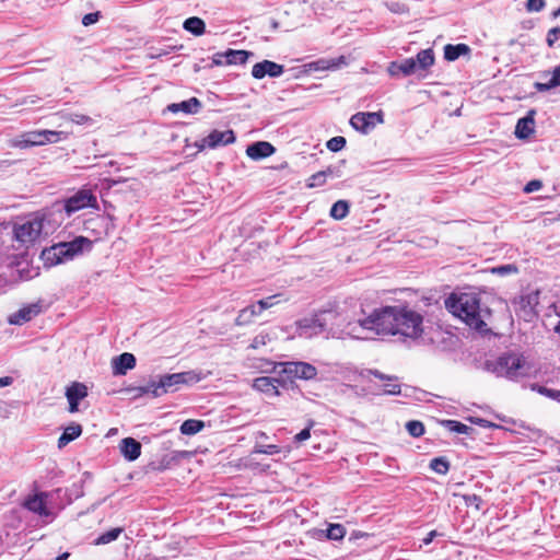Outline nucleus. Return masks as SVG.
<instances>
[{
	"mask_svg": "<svg viewBox=\"0 0 560 560\" xmlns=\"http://www.w3.org/2000/svg\"><path fill=\"white\" fill-rule=\"evenodd\" d=\"M341 314L337 310H323L318 314L300 319V336L311 337L328 331L332 337H350L359 340L375 339L377 336H400L406 339H419L423 335V315L408 305L384 306L374 310L369 316L348 322L340 329ZM346 320L345 317L341 318Z\"/></svg>",
	"mask_w": 560,
	"mask_h": 560,
	"instance_id": "1",
	"label": "nucleus"
},
{
	"mask_svg": "<svg viewBox=\"0 0 560 560\" xmlns=\"http://www.w3.org/2000/svg\"><path fill=\"white\" fill-rule=\"evenodd\" d=\"M446 310L477 331H487L486 318L489 310L481 307L476 293H452L444 301Z\"/></svg>",
	"mask_w": 560,
	"mask_h": 560,
	"instance_id": "2",
	"label": "nucleus"
},
{
	"mask_svg": "<svg viewBox=\"0 0 560 560\" xmlns=\"http://www.w3.org/2000/svg\"><path fill=\"white\" fill-rule=\"evenodd\" d=\"M486 368L499 377L513 381L525 377L530 373V366L524 357L514 352L503 353L494 360H488Z\"/></svg>",
	"mask_w": 560,
	"mask_h": 560,
	"instance_id": "3",
	"label": "nucleus"
},
{
	"mask_svg": "<svg viewBox=\"0 0 560 560\" xmlns=\"http://www.w3.org/2000/svg\"><path fill=\"white\" fill-rule=\"evenodd\" d=\"M91 246L92 242L89 238L78 236L70 242L58 243L44 249L42 252V259L45 266L52 267L73 259L82 254L84 249H90Z\"/></svg>",
	"mask_w": 560,
	"mask_h": 560,
	"instance_id": "4",
	"label": "nucleus"
},
{
	"mask_svg": "<svg viewBox=\"0 0 560 560\" xmlns=\"http://www.w3.org/2000/svg\"><path fill=\"white\" fill-rule=\"evenodd\" d=\"M206 375H203L199 371H186L173 374H164L158 376L159 389L161 390V395L173 393L178 389L180 385H191L203 380Z\"/></svg>",
	"mask_w": 560,
	"mask_h": 560,
	"instance_id": "5",
	"label": "nucleus"
},
{
	"mask_svg": "<svg viewBox=\"0 0 560 560\" xmlns=\"http://www.w3.org/2000/svg\"><path fill=\"white\" fill-rule=\"evenodd\" d=\"M279 365V372L287 375L289 378L310 381L317 376V369L308 362L288 361L280 362Z\"/></svg>",
	"mask_w": 560,
	"mask_h": 560,
	"instance_id": "6",
	"label": "nucleus"
},
{
	"mask_svg": "<svg viewBox=\"0 0 560 560\" xmlns=\"http://www.w3.org/2000/svg\"><path fill=\"white\" fill-rule=\"evenodd\" d=\"M42 230L43 220L32 218L14 225V236L16 241L23 244H32L39 237Z\"/></svg>",
	"mask_w": 560,
	"mask_h": 560,
	"instance_id": "7",
	"label": "nucleus"
},
{
	"mask_svg": "<svg viewBox=\"0 0 560 560\" xmlns=\"http://www.w3.org/2000/svg\"><path fill=\"white\" fill-rule=\"evenodd\" d=\"M85 208H97V199L90 189H80L65 201V210L68 215Z\"/></svg>",
	"mask_w": 560,
	"mask_h": 560,
	"instance_id": "8",
	"label": "nucleus"
},
{
	"mask_svg": "<svg viewBox=\"0 0 560 560\" xmlns=\"http://www.w3.org/2000/svg\"><path fill=\"white\" fill-rule=\"evenodd\" d=\"M384 122V116L382 112H360L351 116L350 125L357 131L366 135L376 125Z\"/></svg>",
	"mask_w": 560,
	"mask_h": 560,
	"instance_id": "9",
	"label": "nucleus"
},
{
	"mask_svg": "<svg viewBox=\"0 0 560 560\" xmlns=\"http://www.w3.org/2000/svg\"><path fill=\"white\" fill-rule=\"evenodd\" d=\"M284 72L282 65L276 63L270 60H264L254 65L252 69V75L255 79H262L265 75L270 78H278Z\"/></svg>",
	"mask_w": 560,
	"mask_h": 560,
	"instance_id": "10",
	"label": "nucleus"
},
{
	"mask_svg": "<svg viewBox=\"0 0 560 560\" xmlns=\"http://www.w3.org/2000/svg\"><path fill=\"white\" fill-rule=\"evenodd\" d=\"M347 59L345 56L337 58H320L315 61L305 65L307 71H326V70H338L343 66H347Z\"/></svg>",
	"mask_w": 560,
	"mask_h": 560,
	"instance_id": "11",
	"label": "nucleus"
},
{
	"mask_svg": "<svg viewBox=\"0 0 560 560\" xmlns=\"http://www.w3.org/2000/svg\"><path fill=\"white\" fill-rule=\"evenodd\" d=\"M44 130L24 132L11 141L14 148L26 149L30 147L44 145Z\"/></svg>",
	"mask_w": 560,
	"mask_h": 560,
	"instance_id": "12",
	"label": "nucleus"
},
{
	"mask_svg": "<svg viewBox=\"0 0 560 560\" xmlns=\"http://www.w3.org/2000/svg\"><path fill=\"white\" fill-rule=\"evenodd\" d=\"M281 384L282 382L277 377L259 376L253 381L252 386L257 392L264 393L269 397H275L280 395L278 386Z\"/></svg>",
	"mask_w": 560,
	"mask_h": 560,
	"instance_id": "13",
	"label": "nucleus"
},
{
	"mask_svg": "<svg viewBox=\"0 0 560 560\" xmlns=\"http://www.w3.org/2000/svg\"><path fill=\"white\" fill-rule=\"evenodd\" d=\"M371 375L376 378L385 382L383 393L387 395H398L400 394V385L397 383V377L386 375L377 370H365L362 373L363 377L369 378Z\"/></svg>",
	"mask_w": 560,
	"mask_h": 560,
	"instance_id": "14",
	"label": "nucleus"
},
{
	"mask_svg": "<svg viewBox=\"0 0 560 560\" xmlns=\"http://www.w3.org/2000/svg\"><path fill=\"white\" fill-rule=\"evenodd\" d=\"M88 396V387L82 383H73L66 390V397L69 402V411L77 412L79 401Z\"/></svg>",
	"mask_w": 560,
	"mask_h": 560,
	"instance_id": "15",
	"label": "nucleus"
},
{
	"mask_svg": "<svg viewBox=\"0 0 560 560\" xmlns=\"http://www.w3.org/2000/svg\"><path fill=\"white\" fill-rule=\"evenodd\" d=\"M235 135L233 130L229 129L225 131L212 130L207 137L206 141L209 149H215L218 147L228 145L235 142Z\"/></svg>",
	"mask_w": 560,
	"mask_h": 560,
	"instance_id": "16",
	"label": "nucleus"
},
{
	"mask_svg": "<svg viewBox=\"0 0 560 560\" xmlns=\"http://www.w3.org/2000/svg\"><path fill=\"white\" fill-rule=\"evenodd\" d=\"M40 313V306L39 304H30L22 308H20L18 312L11 314L9 316V323L12 325H23L27 322H30L32 318H34L36 315Z\"/></svg>",
	"mask_w": 560,
	"mask_h": 560,
	"instance_id": "17",
	"label": "nucleus"
},
{
	"mask_svg": "<svg viewBox=\"0 0 560 560\" xmlns=\"http://www.w3.org/2000/svg\"><path fill=\"white\" fill-rule=\"evenodd\" d=\"M275 147L267 141H258L249 144L246 149V154L252 160L258 161L266 159L275 153Z\"/></svg>",
	"mask_w": 560,
	"mask_h": 560,
	"instance_id": "18",
	"label": "nucleus"
},
{
	"mask_svg": "<svg viewBox=\"0 0 560 560\" xmlns=\"http://www.w3.org/2000/svg\"><path fill=\"white\" fill-rule=\"evenodd\" d=\"M387 70L392 77H397L399 74L410 75L417 71V61L415 58H406L401 61H393L389 63Z\"/></svg>",
	"mask_w": 560,
	"mask_h": 560,
	"instance_id": "19",
	"label": "nucleus"
},
{
	"mask_svg": "<svg viewBox=\"0 0 560 560\" xmlns=\"http://www.w3.org/2000/svg\"><path fill=\"white\" fill-rule=\"evenodd\" d=\"M47 497L48 494L45 492L34 494L25 501L24 505L28 511L33 513H36L40 516H49L50 512L46 505Z\"/></svg>",
	"mask_w": 560,
	"mask_h": 560,
	"instance_id": "20",
	"label": "nucleus"
},
{
	"mask_svg": "<svg viewBox=\"0 0 560 560\" xmlns=\"http://www.w3.org/2000/svg\"><path fill=\"white\" fill-rule=\"evenodd\" d=\"M115 375H125L128 370L136 365V357L132 353L124 352L115 357L112 361Z\"/></svg>",
	"mask_w": 560,
	"mask_h": 560,
	"instance_id": "21",
	"label": "nucleus"
},
{
	"mask_svg": "<svg viewBox=\"0 0 560 560\" xmlns=\"http://www.w3.org/2000/svg\"><path fill=\"white\" fill-rule=\"evenodd\" d=\"M119 450L127 460L133 462L141 454V444L133 438H125L119 443Z\"/></svg>",
	"mask_w": 560,
	"mask_h": 560,
	"instance_id": "22",
	"label": "nucleus"
},
{
	"mask_svg": "<svg viewBox=\"0 0 560 560\" xmlns=\"http://www.w3.org/2000/svg\"><path fill=\"white\" fill-rule=\"evenodd\" d=\"M202 107L201 102L197 97H191L189 100L172 103L167 106V110L171 113H179L183 112L185 114H197Z\"/></svg>",
	"mask_w": 560,
	"mask_h": 560,
	"instance_id": "23",
	"label": "nucleus"
},
{
	"mask_svg": "<svg viewBox=\"0 0 560 560\" xmlns=\"http://www.w3.org/2000/svg\"><path fill=\"white\" fill-rule=\"evenodd\" d=\"M534 110H530L527 116L518 119L515 127V136L518 139H527L534 132Z\"/></svg>",
	"mask_w": 560,
	"mask_h": 560,
	"instance_id": "24",
	"label": "nucleus"
},
{
	"mask_svg": "<svg viewBox=\"0 0 560 560\" xmlns=\"http://www.w3.org/2000/svg\"><path fill=\"white\" fill-rule=\"evenodd\" d=\"M82 433V427L77 423H72L71 425L67 427L63 431V433L58 439V447L62 448L67 444H69L71 441L79 438Z\"/></svg>",
	"mask_w": 560,
	"mask_h": 560,
	"instance_id": "25",
	"label": "nucleus"
},
{
	"mask_svg": "<svg viewBox=\"0 0 560 560\" xmlns=\"http://www.w3.org/2000/svg\"><path fill=\"white\" fill-rule=\"evenodd\" d=\"M470 49L466 44H448L444 47V58L448 61H454L460 56L467 55Z\"/></svg>",
	"mask_w": 560,
	"mask_h": 560,
	"instance_id": "26",
	"label": "nucleus"
},
{
	"mask_svg": "<svg viewBox=\"0 0 560 560\" xmlns=\"http://www.w3.org/2000/svg\"><path fill=\"white\" fill-rule=\"evenodd\" d=\"M253 56V52L246 50H234L228 49L225 51V63L226 65H244L248 58Z\"/></svg>",
	"mask_w": 560,
	"mask_h": 560,
	"instance_id": "27",
	"label": "nucleus"
},
{
	"mask_svg": "<svg viewBox=\"0 0 560 560\" xmlns=\"http://www.w3.org/2000/svg\"><path fill=\"white\" fill-rule=\"evenodd\" d=\"M259 315L260 314L254 304L248 305L238 312V315L235 319V324L237 326L248 325V324L253 323V320L256 316H259Z\"/></svg>",
	"mask_w": 560,
	"mask_h": 560,
	"instance_id": "28",
	"label": "nucleus"
},
{
	"mask_svg": "<svg viewBox=\"0 0 560 560\" xmlns=\"http://www.w3.org/2000/svg\"><path fill=\"white\" fill-rule=\"evenodd\" d=\"M557 86H560V65L553 69L551 78L548 82H536L534 84V88L538 92H547Z\"/></svg>",
	"mask_w": 560,
	"mask_h": 560,
	"instance_id": "29",
	"label": "nucleus"
},
{
	"mask_svg": "<svg viewBox=\"0 0 560 560\" xmlns=\"http://www.w3.org/2000/svg\"><path fill=\"white\" fill-rule=\"evenodd\" d=\"M415 60L417 61V70H427L434 63V54L432 49L420 50Z\"/></svg>",
	"mask_w": 560,
	"mask_h": 560,
	"instance_id": "30",
	"label": "nucleus"
},
{
	"mask_svg": "<svg viewBox=\"0 0 560 560\" xmlns=\"http://www.w3.org/2000/svg\"><path fill=\"white\" fill-rule=\"evenodd\" d=\"M184 28L187 32H189L196 36H199L205 33L206 24H205L203 20H201L200 18L191 16V18H188L184 22Z\"/></svg>",
	"mask_w": 560,
	"mask_h": 560,
	"instance_id": "31",
	"label": "nucleus"
},
{
	"mask_svg": "<svg viewBox=\"0 0 560 560\" xmlns=\"http://www.w3.org/2000/svg\"><path fill=\"white\" fill-rule=\"evenodd\" d=\"M136 396L151 395L153 397H161V390L159 389V383L156 378H151L145 385L136 387Z\"/></svg>",
	"mask_w": 560,
	"mask_h": 560,
	"instance_id": "32",
	"label": "nucleus"
},
{
	"mask_svg": "<svg viewBox=\"0 0 560 560\" xmlns=\"http://www.w3.org/2000/svg\"><path fill=\"white\" fill-rule=\"evenodd\" d=\"M205 428V423L201 420L188 419L180 425V433L185 435H194L200 432Z\"/></svg>",
	"mask_w": 560,
	"mask_h": 560,
	"instance_id": "33",
	"label": "nucleus"
},
{
	"mask_svg": "<svg viewBox=\"0 0 560 560\" xmlns=\"http://www.w3.org/2000/svg\"><path fill=\"white\" fill-rule=\"evenodd\" d=\"M442 425L448 431L458 434H469L472 431V428L456 420H443Z\"/></svg>",
	"mask_w": 560,
	"mask_h": 560,
	"instance_id": "34",
	"label": "nucleus"
},
{
	"mask_svg": "<svg viewBox=\"0 0 560 560\" xmlns=\"http://www.w3.org/2000/svg\"><path fill=\"white\" fill-rule=\"evenodd\" d=\"M348 213L349 203L346 200L336 201L330 209V215L336 220H342Z\"/></svg>",
	"mask_w": 560,
	"mask_h": 560,
	"instance_id": "35",
	"label": "nucleus"
},
{
	"mask_svg": "<svg viewBox=\"0 0 560 560\" xmlns=\"http://www.w3.org/2000/svg\"><path fill=\"white\" fill-rule=\"evenodd\" d=\"M121 533H122V528L121 527L112 528V529L103 533L102 535H100L96 538L95 544L96 545L109 544V542L116 540Z\"/></svg>",
	"mask_w": 560,
	"mask_h": 560,
	"instance_id": "36",
	"label": "nucleus"
},
{
	"mask_svg": "<svg viewBox=\"0 0 560 560\" xmlns=\"http://www.w3.org/2000/svg\"><path fill=\"white\" fill-rule=\"evenodd\" d=\"M430 468L436 474L446 475L450 470V463L445 457H435L431 460Z\"/></svg>",
	"mask_w": 560,
	"mask_h": 560,
	"instance_id": "37",
	"label": "nucleus"
},
{
	"mask_svg": "<svg viewBox=\"0 0 560 560\" xmlns=\"http://www.w3.org/2000/svg\"><path fill=\"white\" fill-rule=\"evenodd\" d=\"M346 535V528L341 524H330L327 528V538L331 540H340Z\"/></svg>",
	"mask_w": 560,
	"mask_h": 560,
	"instance_id": "38",
	"label": "nucleus"
},
{
	"mask_svg": "<svg viewBox=\"0 0 560 560\" xmlns=\"http://www.w3.org/2000/svg\"><path fill=\"white\" fill-rule=\"evenodd\" d=\"M406 430L413 438H419L424 434V425L418 420L408 421L406 423Z\"/></svg>",
	"mask_w": 560,
	"mask_h": 560,
	"instance_id": "39",
	"label": "nucleus"
},
{
	"mask_svg": "<svg viewBox=\"0 0 560 560\" xmlns=\"http://www.w3.org/2000/svg\"><path fill=\"white\" fill-rule=\"evenodd\" d=\"M253 453L254 454L275 455V454L280 453V447L275 444L264 445V444L257 443L254 446Z\"/></svg>",
	"mask_w": 560,
	"mask_h": 560,
	"instance_id": "40",
	"label": "nucleus"
},
{
	"mask_svg": "<svg viewBox=\"0 0 560 560\" xmlns=\"http://www.w3.org/2000/svg\"><path fill=\"white\" fill-rule=\"evenodd\" d=\"M346 139L341 136L332 137L326 143V147L331 152H338L346 147Z\"/></svg>",
	"mask_w": 560,
	"mask_h": 560,
	"instance_id": "41",
	"label": "nucleus"
},
{
	"mask_svg": "<svg viewBox=\"0 0 560 560\" xmlns=\"http://www.w3.org/2000/svg\"><path fill=\"white\" fill-rule=\"evenodd\" d=\"M44 144L46 143H56L62 139V136L66 137V133L62 131H54V130H44Z\"/></svg>",
	"mask_w": 560,
	"mask_h": 560,
	"instance_id": "42",
	"label": "nucleus"
},
{
	"mask_svg": "<svg viewBox=\"0 0 560 560\" xmlns=\"http://www.w3.org/2000/svg\"><path fill=\"white\" fill-rule=\"evenodd\" d=\"M270 340L271 338L268 332H260L253 339L250 348L258 349L262 346H266Z\"/></svg>",
	"mask_w": 560,
	"mask_h": 560,
	"instance_id": "43",
	"label": "nucleus"
},
{
	"mask_svg": "<svg viewBox=\"0 0 560 560\" xmlns=\"http://www.w3.org/2000/svg\"><path fill=\"white\" fill-rule=\"evenodd\" d=\"M68 120L77 125H89L92 122V118L84 114L72 113L67 116Z\"/></svg>",
	"mask_w": 560,
	"mask_h": 560,
	"instance_id": "44",
	"label": "nucleus"
},
{
	"mask_svg": "<svg viewBox=\"0 0 560 560\" xmlns=\"http://www.w3.org/2000/svg\"><path fill=\"white\" fill-rule=\"evenodd\" d=\"M326 182V172H317L313 174L308 179V187H318L324 185Z\"/></svg>",
	"mask_w": 560,
	"mask_h": 560,
	"instance_id": "45",
	"label": "nucleus"
},
{
	"mask_svg": "<svg viewBox=\"0 0 560 560\" xmlns=\"http://www.w3.org/2000/svg\"><path fill=\"white\" fill-rule=\"evenodd\" d=\"M545 0H527L526 9L529 12H540L545 8Z\"/></svg>",
	"mask_w": 560,
	"mask_h": 560,
	"instance_id": "46",
	"label": "nucleus"
},
{
	"mask_svg": "<svg viewBox=\"0 0 560 560\" xmlns=\"http://www.w3.org/2000/svg\"><path fill=\"white\" fill-rule=\"evenodd\" d=\"M100 19H101V12L100 11L88 13V14H85L82 18V24L84 26H90L92 24L97 23Z\"/></svg>",
	"mask_w": 560,
	"mask_h": 560,
	"instance_id": "47",
	"label": "nucleus"
},
{
	"mask_svg": "<svg viewBox=\"0 0 560 560\" xmlns=\"http://www.w3.org/2000/svg\"><path fill=\"white\" fill-rule=\"evenodd\" d=\"M492 271L498 275H508L511 272H516L517 268L514 265H503L493 268Z\"/></svg>",
	"mask_w": 560,
	"mask_h": 560,
	"instance_id": "48",
	"label": "nucleus"
},
{
	"mask_svg": "<svg viewBox=\"0 0 560 560\" xmlns=\"http://www.w3.org/2000/svg\"><path fill=\"white\" fill-rule=\"evenodd\" d=\"M542 184L540 180L538 179H533L530 182H528L524 188V191L525 192H534V191H537L541 188Z\"/></svg>",
	"mask_w": 560,
	"mask_h": 560,
	"instance_id": "49",
	"label": "nucleus"
},
{
	"mask_svg": "<svg viewBox=\"0 0 560 560\" xmlns=\"http://www.w3.org/2000/svg\"><path fill=\"white\" fill-rule=\"evenodd\" d=\"M280 362L276 363V362H272V361H262V364L260 365V368L262 369L264 372H276L278 368H280L279 365Z\"/></svg>",
	"mask_w": 560,
	"mask_h": 560,
	"instance_id": "50",
	"label": "nucleus"
},
{
	"mask_svg": "<svg viewBox=\"0 0 560 560\" xmlns=\"http://www.w3.org/2000/svg\"><path fill=\"white\" fill-rule=\"evenodd\" d=\"M310 436H311V430H310V428H305L294 436V440L296 442H304V441L308 440Z\"/></svg>",
	"mask_w": 560,
	"mask_h": 560,
	"instance_id": "51",
	"label": "nucleus"
},
{
	"mask_svg": "<svg viewBox=\"0 0 560 560\" xmlns=\"http://www.w3.org/2000/svg\"><path fill=\"white\" fill-rule=\"evenodd\" d=\"M223 63H225V51L215 54L212 58V66H222Z\"/></svg>",
	"mask_w": 560,
	"mask_h": 560,
	"instance_id": "52",
	"label": "nucleus"
},
{
	"mask_svg": "<svg viewBox=\"0 0 560 560\" xmlns=\"http://www.w3.org/2000/svg\"><path fill=\"white\" fill-rule=\"evenodd\" d=\"M167 54H168V50H166V49L151 48V51L149 52V57L154 59V58H160L162 56H165Z\"/></svg>",
	"mask_w": 560,
	"mask_h": 560,
	"instance_id": "53",
	"label": "nucleus"
},
{
	"mask_svg": "<svg viewBox=\"0 0 560 560\" xmlns=\"http://www.w3.org/2000/svg\"><path fill=\"white\" fill-rule=\"evenodd\" d=\"M438 536H441L440 533H438L436 530H431L427 534V536L423 538V544L424 545H429L433 541V539Z\"/></svg>",
	"mask_w": 560,
	"mask_h": 560,
	"instance_id": "54",
	"label": "nucleus"
},
{
	"mask_svg": "<svg viewBox=\"0 0 560 560\" xmlns=\"http://www.w3.org/2000/svg\"><path fill=\"white\" fill-rule=\"evenodd\" d=\"M257 308V311L259 312V314H261L265 310H268L269 306H268V301H266L265 299L262 300H259L257 303L254 304Z\"/></svg>",
	"mask_w": 560,
	"mask_h": 560,
	"instance_id": "55",
	"label": "nucleus"
},
{
	"mask_svg": "<svg viewBox=\"0 0 560 560\" xmlns=\"http://www.w3.org/2000/svg\"><path fill=\"white\" fill-rule=\"evenodd\" d=\"M12 383H13V377H11V376L0 377V388L10 386Z\"/></svg>",
	"mask_w": 560,
	"mask_h": 560,
	"instance_id": "56",
	"label": "nucleus"
},
{
	"mask_svg": "<svg viewBox=\"0 0 560 560\" xmlns=\"http://www.w3.org/2000/svg\"><path fill=\"white\" fill-rule=\"evenodd\" d=\"M278 298H279V295H271V296H268L265 299L266 301H268L269 308L279 303Z\"/></svg>",
	"mask_w": 560,
	"mask_h": 560,
	"instance_id": "57",
	"label": "nucleus"
},
{
	"mask_svg": "<svg viewBox=\"0 0 560 560\" xmlns=\"http://www.w3.org/2000/svg\"><path fill=\"white\" fill-rule=\"evenodd\" d=\"M195 147L199 150V151H202L205 150L206 148H208V143L206 141V137L203 139H201L200 141H196L195 142Z\"/></svg>",
	"mask_w": 560,
	"mask_h": 560,
	"instance_id": "58",
	"label": "nucleus"
},
{
	"mask_svg": "<svg viewBox=\"0 0 560 560\" xmlns=\"http://www.w3.org/2000/svg\"><path fill=\"white\" fill-rule=\"evenodd\" d=\"M69 552H65L62 555H60L59 557H57L56 560H67L69 558Z\"/></svg>",
	"mask_w": 560,
	"mask_h": 560,
	"instance_id": "59",
	"label": "nucleus"
},
{
	"mask_svg": "<svg viewBox=\"0 0 560 560\" xmlns=\"http://www.w3.org/2000/svg\"><path fill=\"white\" fill-rule=\"evenodd\" d=\"M324 172H326V177L328 175H331L332 174V170L330 167H328L327 170H325Z\"/></svg>",
	"mask_w": 560,
	"mask_h": 560,
	"instance_id": "60",
	"label": "nucleus"
},
{
	"mask_svg": "<svg viewBox=\"0 0 560 560\" xmlns=\"http://www.w3.org/2000/svg\"><path fill=\"white\" fill-rule=\"evenodd\" d=\"M540 393H547V394H550V390H549V389H547V388H542V389H540Z\"/></svg>",
	"mask_w": 560,
	"mask_h": 560,
	"instance_id": "61",
	"label": "nucleus"
},
{
	"mask_svg": "<svg viewBox=\"0 0 560 560\" xmlns=\"http://www.w3.org/2000/svg\"><path fill=\"white\" fill-rule=\"evenodd\" d=\"M472 499H474V503H477V501L480 500L477 495H474Z\"/></svg>",
	"mask_w": 560,
	"mask_h": 560,
	"instance_id": "62",
	"label": "nucleus"
},
{
	"mask_svg": "<svg viewBox=\"0 0 560 560\" xmlns=\"http://www.w3.org/2000/svg\"><path fill=\"white\" fill-rule=\"evenodd\" d=\"M472 499H474V503H477V501L480 500L477 495H474Z\"/></svg>",
	"mask_w": 560,
	"mask_h": 560,
	"instance_id": "63",
	"label": "nucleus"
},
{
	"mask_svg": "<svg viewBox=\"0 0 560 560\" xmlns=\"http://www.w3.org/2000/svg\"><path fill=\"white\" fill-rule=\"evenodd\" d=\"M555 15L556 16L560 15V8L555 12Z\"/></svg>",
	"mask_w": 560,
	"mask_h": 560,
	"instance_id": "64",
	"label": "nucleus"
}]
</instances>
